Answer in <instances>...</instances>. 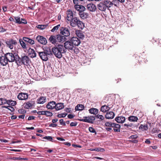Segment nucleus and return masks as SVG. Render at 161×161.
Instances as JSON below:
<instances>
[{
	"mask_svg": "<svg viewBox=\"0 0 161 161\" xmlns=\"http://www.w3.org/2000/svg\"><path fill=\"white\" fill-rule=\"evenodd\" d=\"M70 25L72 27H75L77 26L80 29H82L85 27L84 24L79 19L75 17L70 22Z\"/></svg>",
	"mask_w": 161,
	"mask_h": 161,
	"instance_id": "3",
	"label": "nucleus"
},
{
	"mask_svg": "<svg viewBox=\"0 0 161 161\" xmlns=\"http://www.w3.org/2000/svg\"><path fill=\"white\" fill-rule=\"evenodd\" d=\"M138 137V136L136 134H135L133 135H132L130 137V138L132 139H136Z\"/></svg>",
	"mask_w": 161,
	"mask_h": 161,
	"instance_id": "54",
	"label": "nucleus"
},
{
	"mask_svg": "<svg viewBox=\"0 0 161 161\" xmlns=\"http://www.w3.org/2000/svg\"><path fill=\"white\" fill-rule=\"evenodd\" d=\"M66 14L67 15V20L70 21L71 20L74 19L73 14L72 11L70 10H68L66 11Z\"/></svg>",
	"mask_w": 161,
	"mask_h": 161,
	"instance_id": "17",
	"label": "nucleus"
},
{
	"mask_svg": "<svg viewBox=\"0 0 161 161\" xmlns=\"http://www.w3.org/2000/svg\"><path fill=\"white\" fill-rule=\"evenodd\" d=\"M95 119V117L93 116L84 117L83 119H78V120L81 121L93 123V121Z\"/></svg>",
	"mask_w": 161,
	"mask_h": 161,
	"instance_id": "6",
	"label": "nucleus"
},
{
	"mask_svg": "<svg viewBox=\"0 0 161 161\" xmlns=\"http://www.w3.org/2000/svg\"><path fill=\"white\" fill-rule=\"evenodd\" d=\"M35 117H34V116H30L28 117V119L29 120L34 119H35Z\"/></svg>",
	"mask_w": 161,
	"mask_h": 161,
	"instance_id": "60",
	"label": "nucleus"
},
{
	"mask_svg": "<svg viewBox=\"0 0 161 161\" xmlns=\"http://www.w3.org/2000/svg\"><path fill=\"white\" fill-rule=\"evenodd\" d=\"M64 48L65 49H67L68 50H72L73 49V48L74 47V46L72 42L69 41H66L64 43Z\"/></svg>",
	"mask_w": 161,
	"mask_h": 161,
	"instance_id": "9",
	"label": "nucleus"
},
{
	"mask_svg": "<svg viewBox=\"0 0 161 161\" xmlns=\"http://www.w3.org/2000/svg\"><path fill=\"white\" fill-rule=\"evenodd\" d=\"M96 117L97 118L101 120H103L104 118V117L103 116V115L98 114H97L96 116Z\"/></svg>",
	"mask_w": 161,
	"mask_h": 161,
	"instance_id": "48",
	"label": "nucleus"
},
{
	"mask_svg": "<svg viewBox=\"0 0 161 161\" xmlns=\"http://www.w3.org/2000/svg\"><path fill=\"white\" fill-rule=\"evenodd\" d=\"M40 58L43 60L46 61L48 59V55L52 54L51 49L47 48L43 50V51L38 52Z\"/></svg>",
	"mask_w": 161,
	"mask_h": 161,
	"instance_id": "4",
	"label": "nucleus"
},
{
	"mask_svg": "<svg viewBox=\"0 0 161 161\" xmlns=\"http://www.w3.org/2000/svg\"><path fill=\"white\" fill-rule=\"evenodd\" d=\"M75 9L79 12L84 11L85 9V8L83 6L79 5H75Z\"/></svg>",
	"mask_w": 161,
	"mask_h": 161,
	"instance_id": "25",
	"label": "nucleus"
},
{
	"mask_svg": "<svg viewBox=\"0 0 161 161\" xmlns=\"http://www.w3.org/2000/svg\"><path fill=\"white\" fill-rule=\"evenodd\" d=\"M8 58L6 55L4 54V56H2L0 57V63L3 66H5L9 62L8 61Z\"/></svg>",
	"mask_w": 161,
	"mask_h": 161,
	"instance_id": "10",
	"label": "nucleus"
},
{
	"mask_svg": "<svg viewBox=\"0 0 161 161\" xmlns=\"http://www.w3.org/2000/svg\"><path fill=\"white\" fill-rule=\"evenodd\" d=\"M67 115V113H63L58 114L57 117L59 118L64 117L66 116Z\"/></svg>",
	"mask_w": 161,
	"mask_h": 161,
	"instance_id": "49",
	"label": "nucleus"
},
{
	"mask_svg": "<svg viewBox=\"0 0 161 161\" xmlns=\"http://www.w3.org/2000/svg\"><path fill=\"white\" fill-rule=\"evenodd\" d=\"M89 131L91 133H94L95 135L97 134V132L92 127H90L88 128Z\"/></svg>",
	"mask_w": 161,
	"mask_h": 161,
	"instance_id": "45",
	"label": "nucleus"
},
{
	"mask_svg": "<svg viewBox=\"0 0 161 161\" xmlns=\"http://www.w3.org/2000/svg\"><path fill=\"white\" fill-rule=\"evenodd\" d=\"M35 104L34 101H31L24 103L23 105L25 108L28 109L34 106Z\"/></svg>",
	"mask_w": 161,
	"mask_h": 161,
	"instance_id": "14",
	"label": "nucleus"
},
{
	"mask_svg": "<svg viewBox=\"0 0 161 161\" xmlns=\"http://www.w3.org/2000/svg\"><path fill=\"white\" fill-rule=\"evenodd\" d=\"M79 15L80 17L83 19L86 18L88 15L87 13L84 12V11L79 12Z\"/></svg>",
	"mask_w": 161,
	"mask_h": 161,
	"instance_id": "30",
	"label": "nucleus"
},
{
	"mask_svg": "<svg viewBox=\"0 0 161 161\" xmlns=\"http://www.w3.org/2000/svg\"><path fill=\"white\" fill-rule=\"evenodd\" d=\"M60 33L63 35L64 37H68L70 35V32L69 29L67 27H62L60 29Z\"/></svg>",
	"mask_w": 161,
	"mask_h": 161,
	"instance_id": "8",
	"label": "nucleus"
},
{
	"mask_svg": "<svg viewBox=\"0 0 161 161\" xmlns=\"http://www.w3.org/2000/svg\"><path fill=\"white\" fill-rule=\"evenodd\" d=\"M88 111L90 113L95 115L97 114L98 113V110L97 109L94 108H91Z\"/></svg>",
	"mask_w": 161,
	"mask_h": 161,
	"instance_id": "32",
	"label": "nucleus"
},
{
	"mask_svg": "<svg viewBox=\"0 0 161 161\" xmlns=\"http://www.w3.org/2000/svg\"><path fill=\"white\" fill-rule=\"evenodd\" d=\"M3 10L4 12H6L7 11V7L6 6H3L2 7Z\"/></svg>",
	"mask_w": 161,
	"mask_h": 161,
	"instance_id": "62",
	"label": "nucleus"
},
{
	"mask_svg": "<svg viewBox=\"0 0 161 161\" xmlns=\"http://www.w3.org/2000/svg\"><path fill=\"white\" fill-rule=\"evenodd\" d=\"M4 107L8 108L9 110H10L11 112H13L14 110V108L11 106H4Z\"/></svg>",
	"mask_w": 161,
	"mask_h": 161,
	"instance_id": "50",
	"label": "nucleus"
},
{
	"mask_svg": "<svg viewBox=\"0 0 161 161\" xmlns=\"http://www.w3.org/2000/svg\"><path fill=\"white\" fill-rule=\"evenodd\" d=\"M91 151H96L97 152H103L104 151V149L103 148L101 147L96 148L95 149H90Z\"/></svg>",
	"mask_w": 161,
	"mask_h": 161,
	"instance_id": "39",
	"label": "nucleus"
},
{
	"mask_svg": "<svg viewBox=\"0 0 161 161\" xmlns=\"http://www.w3.org/2000/svg\"><path fill=\"white\" fill-rule=\"evenodd\" d=\"M44 115L48 117H51L53 115V114L52 112L49 111H45Z\"/></svg>",
	"mask_w": 161,
	"mask_h": 161,
	"instance_id": "43",
	"label": "nucleus"
},
{
	"mask_svg": "<svg viewBox=\"0 0 161 161\" xmlns=\"http://www.w3.org/2000/svg\"><path fill=\"white\" fill-rule=\"evenodd\" d=\"M46 101L47 99L45 97L41 96L37 99L36 102L38 103L43 104Z\"/></svg>",
	"mask_w": 161,
	"mask_h": 161,
	"instance_id": "22",
	"label": "nucleus"
},
{
	"mask_svg": "<svg viewBox=\"0 0 161 161\" xmlns=\"http://www.w3.org/2000/svg\"><path fill=\"white\" fill-rule=\"evenodd\" d=\"M15 19V22L16 23L18 24H21L22 22L20 20V18L19 17H14Z\"/></svg>",
	"mask_w": 161,
	"mask_h": 161,
	"instance_id": "44",
	"label": "nucleus"
},
{
	"mask_svg": "<svg viewBox=\"0 0 161 161\" xmlns=\"http://www.w3.org/2000/svg\"><path fill=\"white\" fill-rule=\"evenodd\" d=\"M114 128V130L115 132H119L120 130V125L118 124L113 123L112 127Z\"/></svg>",
	"mask_w": 161,
	"mask_h": 161,
	"instance_id": "28",
	"label": "nucleus"
},
{
	"mask_svg": "<svg viewBox=\"0 0 161 161\" xmlns=\"http://www.w3.org/2000/svg\"><path fill=\"white\" fill-rule=\"evenodd\" d=\"M57 125L54 123H51L49 125V127H55L57 126Z\"/></svg>",
	"mask_w": 161,
	"mask_h": 161,
	"instance_id": "58",
	"label": "nucleus"
},
{
	"mask_svg": "<svg viewBox=\"0 0 161 161\" xmlns=\"http://www.w3.org/2000/svg\"><path fill=\"white\" fill-rule=\"evenodd\" d=\"M74 117V115L72 114H69L68 115V117L69 119H72Z\"/></svg>",
	"mask_w": 161,
	"mask_h": 161,
	"instance_id": "59",
	"label": "nucleus"
},
{
	"mask_svg": "<svg viewBox=\"0 0 161 161\" xmlns=\"http://www.w3.org/2000/svg\"><path fill=\"white\" fill-rule=\"evenodd\" d=\"M5 31V30L2 27L0 26V32H3Z\"/></svg>",
	"mask_w": 161,
	"mask_h": 161,
	"instance_id": "64",
	"label": "nucleus"
},
{
	"mask_svg": "<svg viewBox=\"0 0 161 161\" xmlns=\"http://www.w3.org/2000/svg\"><path fill=\"white\" fill-rule=\"evenodd\" d=\"M97 7L98 9L102 11H105L107 9L103 1L100 2L99 4H97Z\"/></svg>",
	"mask_w": 161,
	"mask_h": 161,
	"instance_id": "16",
	"label": "nucleus"
},
{
	"mask_svg": "<svg viewBox=\"0 0 161 161\" xmlns=\"http://www.w3.org/2000/svg\"><path fill=\"white\" fill-rule=\"evenodd\" d=\"M73 2L75 5H78V0H73Z\"/></svg>",
	"mask_w": 161,
	"mask_h": 161,
	"instance_id": "63",
	"label": "nucleus"
},
{
	"mask_svg": "<svg viewBox=\"0 0 161 161\" xmlns=\"http://www.w3.org/2000/svg\"><path fill=\"white\" fill-rule=\"evenodd\" d=\"M57 139L58 140L62 141H65V140L64 138L61 137H57Z\"/></svg>",
	"mask_w": 161,
	"mask_h": 161,
	"instance_id": "61",
	"label": "nucleus"
},
{
	"mask_svg": "<svg viewBox=\"0 0 161 161\" xmlns=\"http://www.w3.org/2000/svg\"><path fill=\"white\" fill-rule=\"evenodd\" d=\"M132 125V124L131 123L130 124H124V126L128 127H131Z\"/></svg>",
	"mask_w": 161,
	"mask_h": 161,
	"instance_id": "57",
	"label": "nucleus"
},
{
	"mask_svg": "<svg viewBox=\"0 0 161 161\" xmlns=\"http://www.w3.org/2000/svg\"><path fill=\"white\" fill-rule=\"evenodd\" d=\"M9 62H15L17 64V61L18 59L19 56L17 53H6Z\"/></svg>",
	"mask_w": 161,
	"mask_h": 161,
	"instance_id": "5",
	"label": "nucleus"
},
{
	"mask_svg": "<svg viewBox=\"0 0 161 161\" xmlns=\"http://www.w3.org/2000/svg\"><path fill=\"white\" fill-rule=\"evenodd\" d=\"M115 120L118 123H123L125 121V118L122 116H119L116 117Z\"/></svg>",
	"mask_w": 161,
	"mask_h": 161,
	"instance_id": "19",
	"label": "nucleus"
},
{
	"mask_svg": "<svg viewBox=\"0 0 161 161\" xmlns=\"http://www.w3.org/2000/svg\"><path fill=\"white\" fill-rule=\"evenodd\" d=\"M60 25L58 24L57 25L54 27L51 30V32H56L59 29V28L60 27Z\"/></svg>",
	"mask_w": 161,
	"mask_h": 161,
	"instance_id": "40",
	"label": "nucleus"
},
{
	"mask_svg": "<svg viewBox=\"0 0 161 161\" xmlns=\"http://www.w3.org/2000/svg\"><path fill=\"white\" fill-rule=\"evenodd\" d=\"M7 103L6 104L11 106H14L16 104V102L15 101L11 100H6Z\"/></svg>",
	"mask_w": 161,
	"mask_h": 161,
	"instance_id": "35",
	"label": "nucleus"
},
{
	"mask_svg": "<svg viewBox=\"0 0 161 161\" xmlns=\"http://www.w3.org/2000/svg\"><path fill=\"white\" fill-rule=\"evenodd\" d=\"M103 1L105 6L106 7L107 9H108L109 8L111 7L113 5V3L109 0H105Z\"/></svg>",
	"mask_w": 161,
	"mask_h": 161,
	"instance_id": "29",
	"label": "nucleus"
},
{
	"mask_svg": "<svg viewBox=\"0 0 161 161\" xmlns=\"http://www.w3.org/2000/svg\"><path fill=\"white\" fill-rule=\"evenodd\" d=\"M59 122L61 125H62L64 126H65L66 125L64 121V120L63 119H60L59 120Z\"/></svg>",
	"mask_w": 161,
	"mask_h": 161,
	"instance_id": "56",
	"label": "nucleus"
},
{
	"mask_svg": "<svg viewBox=\"0 0 161 161\" xmlns=\"http://www.w3.org/2000/svg\"><path fill=\"white\" fill-rule=\"evenodd\" d=\"M64 107V106L63 103H58L56 104V106L55 108L56 110H58L63 108Z\"/></svg>",
	"mask_w": 161,
	"mask_h": 161,
	"instance_id": "31",
	"label": "nucleus"
},
{
	"mask_svg": "<svg viewBox=\"0 0 161 161\" xmlns=\"http://www.w3.org/2000/svg\"><path fill=\"white\" fill-rule=\"evenodd\" d=\"M37 114L39 115L38 117L40 118V115H44L45 111H40L37 112Z\"/></svg>",
	"mask_w": 161,
	"mask_h": 161,
	"instance_id": "51",
	"label": "nucleus"
},
{
	"mask_svg": "<svg viewBox=\"0 0 161 161\" xmlns=\"http://www.w3.org/2000/svg\"><path fill=\"white\" fill-rule=\"evenodd\" d=\"M36 39L39 43L45 45L47 43L46 39L42 36H38L36 37Z\"/></svg>",
	"mask_w": 161,
	"mask_h": 161,
	"instance_id": "11",
	"label": "nucleus"
},
{
	"mask_svg": "<svg viewBox=\"0 0 161 161\" xmlns=\"http://www.w3.org/2000/svg\"><path fill=\"white\" fill-rule=\"evenodd\" d=\"M7 103L6 100L4 98H0V105H2L6 104Z\"/></svg>",
	"mask_w": 161,
	"mask_h": 161,
	"instance_id": "42",
	"label": "nucleus"
},
{
	"mask_svg": "<svg viewBox=\"0 0 161 161\" xmlns=\"http://www.w3.org/2000/svg\"><path fill=\"white\" fill-rule=\"evenodd\" d=\"M84 108V106L82 104H78L75 107V110H76L81 111L83 110Z\"/></svg>",
	"mask_w": 161,
	"mask_h": 161,
	"instance_id": "36",
	"label": "nucleus"
},
{
	"mask_svg": "<svg viewBox=\"0 0 161 161\" xmlns=\"http://www.w3.org/2000/svg\"><path fill=\"white\" fill-rule=\"evenodd\" d=\"M49 40L53 44H56L57 43L56 35H51L50 37Z\"/></svg>",
	"mask_w": 161,
	"mask_h": 161,
	"instance_id": "18",
	"label": "nucleus"
},
{
	"mask_svg": "<svg viewBox=\"0 0 161 161\" xmlns=\"http://www.w3.org/2000/svg\"><path fill=\"white\" fill-rule=\"evenodd\" d=\"M139 128L140 130H147L148 129V125H141L139 126Z\"/></svg>",
	"mask_w": 161,
	"mask_h": 161,
	"instance_id": "37",
	"label": "nucleus"
},
{
	"mask_svg": "<svg viewBox=\"0 0 161 161\" xmlns=\"http://www.w3.org/2000/svg\"><path fill=\"white\" fill-rule=\"evenodd\" d=\"M56 103L54 101H51L49 102L46 105V107L48 109H53L56 106Z\"/></svg>",
	"mask_w": 161,
	"mask_h": 161,
	"instance_id": "20",
	"label": "nucleus"
},
{
	"mask_svg": "<svg viewBox=\"0 0 161 161\" xmlns=\"http://www.w3.org/2000/svg\"><path fill=\"white\" fill-rule=\"evenodd\" d=\"M77 122H72L70 124V126H75L77 125Z\"/></svg>",
	"mask_w": 161,
	"mask_h": 161,
	"instance_id": "53",
	"label": "nucleus"
},
{
	"mask_svg": "<svg viewBox=\"0 0 161 161\" xmlns=\"http://www.w3.org/2000/svg\"><path fill=\"white\" fill-rule=\"evenodd\" d=\"M70 40L74 46H78L80 43V39L77 37H73L71 38Z\"/></svg>",
	"mask_w": 161,
	"mask_h": 161,
	"instance_id": "15",
	"label": "nucleus"
},
{
	"mask_svg": "<svg viewBox=\"0 0 161 161\" xmlns=\"http://www.w3.org/2000/svg\"><path fill=\"white\" fill-rule=\"evenodd\" d=\"M31 63V60L29 57L23 54L21 55L20 57L19 56L17 61V65L18 66H20L22 64L27 65Z\"/></svg>",
	"mask_w": 161,
	"mask_h": 161,
	"instance_id": "2",
	"label": "nucleus"
},
{
	"mask_svg": "<svg viewBox=\"0 0 161 161\" xmlns=\"http://www.w3.org/2000/svg\"><path fill=\"white\" fill-rule=\"evenodd\" d=\"M19 41L21 46L23 48H26V44L21 39H20Z\"/></svg>",
	"mask_w": 161,
	"mask_h": 161,
	"instance_id": "41",
	"label": "nucleus"
},
{
	"mask_svg": "<svg viewBox=\"0 0 161 161\" xmlns=\"http://www.w3.org/2000/svg\"><path fill=\"white\" fill-rule=\"evenodd\" d=\"M56 35L57 40L58 42H63L65 41L66 40V38L64 36L61 35L60 34H58Z\"/></svg>",
	"mask_w": 161,
	"mask_h": 161,
	"instance_id": "21",
	"label": "nucleus"
},
{
	"mask_svg": "<svg viewBox=\"0 0 161 161\" xmlns=\"http://www.w3.org/2000/svg\"><path fill=\"white\" fill-rule=\"evenodd\" d=\"M113 123L111 122H106L105 124V125L106 126L112 127L113 126Z\"/></svg>",
	"mask_w": 161,
	"mask_h": 161,
	"instance_id": "47",
	"label": "nucleus"
},
{
	"mask_svg": "<svg viewBox=\"0 0 161 161\" xmlns=\"http://www.w3.org/2000/svg\"><path fill=\"white\" fill-rule=\"evenodd\" d=\"M28 97V95L27 93L21 92L19 93L17 96V98L20 100H26Z\"/></svg>",
	"mask_w": 161,
	"mask_h": 161,
	"instance_id": "13",
	"label": "nucleus"
},
{
	"mask_svg": "<svg viewBox=\"0 0 161 161\" xmlns=\"http://www.w3.org/2000/svg\"><path fill=\"white\" fill-rule=\"evenodd\" d=\"M75 33L77 36L80 38L83 39L84 38V35L82 31L77 30L75 31Z\"/></svg>",
	"mask_w": 161,
	"mask_h": 161,
	"instance_id": "23",
	"label": "nucleus"
},
{
	"mask_svg": "<svg viewBox=\"0 0 161 161\" xmlns=\"http://www.w3.org/2000/svg\"><path fill=\"white\" fill-rule=\"evenodd\" d=\"M15 159L18 160H28V158H23L21 157H18L16 158Z\"/></svg>",
	"mask_w": 161,
	"mask_h": 161,
	"instance_id": "52",
	"label": "nucleus"
},
{
	"mask_svg": "<svg viewBox=\"0 0 161 161\" xmlns=\"http://www.w3.org/2000/svg\"><path fill=\"white\" fill-rule=\"evenodd\" d=\"M86 8L90 11L92 12H95L97 9L96 5L92 3L88 4L87 5Z\"/></svg>",
	"mask_w": 161,
	"mask_h": 161,
	"instance_id": "12",
	"label": "nucleus"
},
{
	"mask_svg": "<svg viewBox=\"0 0 161 161\" xmlns=\"http://www.w3.org/2000/svg\"><path fill=\"white\" fill-rule=\"evenodd\" d=\"M28 52L31 58H33L36 57V53L34 50L30 48L28 50Z\"/></svg>",
	"mask_w": 161,
	"mask_h": 161,
	"instance_id": "26",
	"label": "nucleus"
},
{
	"mask_svg": "<svg viewBox=\"0 0 161 161\" xmlns=\"http://www.w3.org/2000/svg\"><path fill=\"white\" fill-rule=\"evenodd\" d=\"M115 115L114 113L112 111H110L106 113L105 118L107 119H113Z\"/></svg>",
	"mask_w": 161,
	"mask_h": 161,
	"instance_id": "24",
	"label": "nucleus"
},
{
	"mask_svg": "<svg viewBox=\"0 0 161 161\" xmlns=\"http://www.w3.org/2000/svg\"><path fill=\"white\" fill-rule=\"evenodd\" d=\"M7 46L10 49H13L14 47L17 44V42L15 40L12 39H9L5 42Z\"/></svg>",
	"mask_w": 161,
	"mask_h": 161,
	"instance_id": "7",
	"label": "nucleus"
},
{
	"mask_svg": "<svg viewBox=\"0 0 161 161\" xmlns=\"http://www.w3.org/2000/svg\"><path fill=\"white\" fill-rule=\"evenodd\" d=\"M128 120L131 122H137L138 120V118L136 116H131L128 118Z\"/></svg>",
	"mask_w": 161,
	"mask_h": 161,
	"instance_id": "34",
	"label": "nucleus"
},
{
	"mask_svg": "<svg viewBox=\"0 0 161 161\" xmlns=\"http://www.w3.org/2000/svg\"><path fill=\"white\" fill-rule=\"evenodd\" d=\"M47 26V25H39L36 26V27L40 30H43L45 29Z\"/></svg>",
	"mask_w": 161,
	"mask_h": 161,
	"instance_id": "38",
	"label": "nucleus"
},
{
	"mask_svg": "<svg viewBox=\"0 0 161 161\" xmlns=\"http://www.w3.org/2000/svg\"><path fill=\"white\" fill-rule=\"evenodd\" d=\"M43 139L46 140H48L50 141L53 142V138L51 136H46L43 137Z\"/></svg>",
	"mask_w": 161,
	"mask_h": 161,
	"instance_id": "46",
	"label": "nucleus"
},
{
	"mask_svg": "<svg viewBox=\"0 0 161 161\" xmlns=\"http://www.w3.org/2000/svg\"><path fill=\"white\" fill-rule=\"evenodd\" d=\"M65 50L63 45L58 44L53 47L51 51L57 58H60L62 57V54L65 52Z\"/></svg>",
	"mask_w": 161,
	"mask_h": 161,
	"instance_id": "1",
	"label": "nucleus"
},
{
	"mask_svg": "<svg viewBox=\"0 0 161 161\" xmlns=\"http://www.w3.org/2000/svg\"><path fill=\"white\" fill-rule=\"evenodd\" d=\"M18 112L20 114H24L26 112V111L23 109H20L18 110Z\"/></svg>",
	"mask_w": 161,
	"mask_h": 161,
	"instance_id": "55",
	"label": "nucleus"
},
{
	"mask_svg": "<svg viewBox=\"0 0 161 161\" xmlns=\"http://www.w3.org/2000/svg\"><path fill=\"white\" fill-rule=\"evenodd\" d=\"M112 107L105 105L101 107V111L103 113H106L107 111L109 110Z\"/></svg>",
	"mask_w": 161,
	"mask_h": 161,
	"instance_id": "27",
	"label": "nucleus"
},
{
	"mask_svg": "<svg viewBox=\"0 0 161 161\" xmlns=\"http://www.w3.org/2000/svg\"><path fill=\"white\" fill-rule=\"evenodd\" d=\"M23 40L25 42H28L31 45L35 43L34 41L33 40L26 37H24Z\"/></svg>",
	"mask_w": 161,
	"mask_h": 161,
	"instance_id": "33",
	"label": "nucleus"
}]
</instances>
